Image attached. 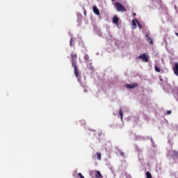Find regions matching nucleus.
<instances>
[{"instance_id": "7", "label": "nucleus", "mask_w": 178, "mask_h": 178, "mask_svg": "<svg viewBox=\"0 0 178 178\" xmlns=\"http://www.w3.org/2000/svg\"><path fill=\"white\" fill-rule=\"evenodd\" d=\"M93 12L95 15L99 16V10H98V8H97L96 6H93Z\"/></svg>"}, {"instance_id": "15", "label": "nucleus", "mask_w": 178, "mask_h": 178, "mask_svg": "<svg viewBox=\"0 0 178 178\" xmlns=\"http://www.w3.org/2000/svg\"><path fill=\"white\" fill-rule=\"evenodd\" d=\"M173 156H176V158H178V152L174 151Z\"/></svg>"}, {"instance_id": "18", "label": "nucleus", "mask_w": 178, "mask_h": 178, "mask_svg": "<svg viewBox=\"0 0 178 178\" xmlns=\"http://www.w3.org/2000/svg\"><path fill=\"white\" fill-rule=\"evenodd\" d=\"M120 155L121 156H124V153H123V152H120Z\"/></svg>"}, {"instance_id": "17", "label": "nucleus", "mask_w": 178, "mask_h": 178, "mask_svg": "<svg viewBox=\"0 0 178 178\" xmlns=\"http://www.w3.org/2000/svg\"><path fill=\"white\" fill-rule=\"evenodd\" d=\"M78 176H79L80 178H84V176H83V174H81V172L78 173Z\"/></svg>"}, {"instance_id": "20", "label": "nucleus", "mask_w": 178, "mask_h": 178, "mask_svg": "<svg viewBox=\"0 0 178 178\" xmlns=\"http://www.w3.org/2000/svg\"><path fill=\"white\" fill-rule=\"evenodd\" d=\"M170 113H172V111H167V115H170Z\"/></svg>"}, {"instance_id": "1", "label": "nucleus", "mask_w": 178, "mask_h": 178, "mask_svg": "<svg viewBox=\"0 0 178 178\" xmlns=\"http://www.w3.org/2000/svg\"><path fill=\"white\" fill-rule=\"evenodd\" d=\"M71 63L72 67L74 69V74L76 79H80V73L77 67V54L74 53V51H72L71 54Z\"/></svg>"}, {"instance_id": "2", "label": "nucleus", "mask_w": 178, "mask_h": 178, "mask_svg": "<svg viewBox=\"0 0 178 178\" xmlns=\"http://www.w3.org/2000/svg\"><path fill=\"white\" fill-rule=\"evenodd\" d=\"M115 6L118 12H127V10H126V8H124V6H123V5L119 2L115 3Z\"/></svg>"}, {"instance_id": "12", "label": "nucleus", "mask_w": 178, "mask_h": 178, "mask_svg": "<svg viewBox=\"0 0 178 178\" xmlns=\"http://www.w3.org/2000/svg\"><path fill=\"white\" fill-rule=\"evenodd\" d=\"M97 156L98 161H101V159H102V154H101V153L97 152Z\"/></svg>"}, {"instance_id": "10", "label": "nucleus", "mask_w": 178, "mask_h": 178, "mask_svg": "<svg viewBox=\"0 0 178 178\" xmlns=\"http://www.w3.org/2000/svg\"><path fill=\"white\" fill-rule=\"evenodd\" d=\"M154 70L155 72H157V73H161V67H158L157 65L154 66Z\"/></svg>"}, {"instance_id": "5", "label": "nucleus", "mask_w": 178, "mask_h": 178, "mask_svg": "<svg viewBox=\"0 0 178 178\" xmlns=\"http://www.w3.org/2000/svg\"><path fill=\"white\" fill-rule=\"evenodd\" d=\"M173 72L175 76L178 77V63H175V67L173 68Z\"/></svg>"}, {"instance_id": "23", "label": "nucleus", "mask_w": 178, "mask_h": 178, "mask_svg": "<svg viewBox=\"0 0 178 178\" xmlns=\"http://www.w3.org/2000/svg\"><path fill=\"white\" fill-rule=\"evenodd\" d=\"M175 35L178 37V33H175Z\"/></svg>"}, {"instance_id": "19", "label": "nucleus", "mask_w": 178, "mask_h": 178, "mask_svg": "<svg viewBox=\"0 0 178 178\" xmlns=\"http://www.w3.org/2000/svg\"><path fill=\"white\" fill-rule=\"evenodd\" d=\"M73 42V38H71L70 39V45L72 47V42Z\"/></svg>"}, {"instance_id": "8", "label": "nucleus", "mask_w": 178, "mask_h": 178, "mask_svg": "<svg viewBox=\"0 0 178 178\" xmlns=\"http://www.w3.org/2000/svg\"><path fill=\"white\" fill-rule=\"evenodd\" d=\"M113 23H114V24L119 23V18L118 17V16L113 17Z\"/></svg>"}, {"instance_id": "11", "label": "nucleus", "mask_w": 178, "mask_h": 178, "mask_svg": "<svg viewBox=\"0 0 178 178\" xmlns=\"http://www.w3.org/2000/svg\"><path fill=\"white\" fill-rule=\"evenodd\" d=\"M136 23H138V21L137 19H134L132 21V25L134 26V27L137 26Z\"/></svg>"}, {"instance_id": "6", "label": "nucleus", "mask_w": 178, "mask_h": 178, "mask_svg": "<svg viewBox=\"0 0 178 178\" xmlns=\"http://www.w3.org/2000/svg\"><path fill=\"white\" fill-rule=\"evenodd\" d=\"M145 40L150 44V45H152L154 44V41H152V39L149 37L148 35H145Z\"/></svg>"}, {"instance_id": "3", "label": "nucleus", "mask_w": 178, "mask_h": 178, "mask_svg": "<svg viewBox=\"0 0 178 178\" xmlns=\"http://www.w3.org/2000/svg\"><path fill=\"white\" fill-rule=\"evenodd\" d=\"M139 59H142L143 62H148L149 57L147 56V54L143 53L138 56Z\"/></svg>"}, {"instance_id": "16", "label": "nucleus", "mask_w": 178, "mask_h": 178, "mask_svg": "<svg viewBox=\"0 0 178 178\" xmlns=\"http://www.w3.org/2000/svg\"><path fill=\"white\" fill-rule=\"evenodd\" d=\"M84 59L85 60H88L90 59V56H88V55L86 54L84 56Z\"/></svg>"}, {"instance_id": "24", "label": "nucleus", "mask_w": 178, "mask_h": 178, "mask_svg": "<svg viewBox=\"0 0 178 178\" xmlns=\"http://www.w3.org/2000/svg\"><path fill=\"white\" fill-rule=\"evenodd\" d=\"M113 2H114L115 1V0H111Z\"/></svg>"}, {"instance_id": "9", "label": "nucleus", "mask_w": 178, "mask_h": 178, "mask_svg": "<svg viewBox=\"0 0 178 178\" xmlns=\"http://www.w3.org/2000/svg\"><path fill=\"white\" fill-rule=\"evenodd\" d=\"M95 177H97V178H102V177H104V176H102V174H101V172L97 171L96 172V175H95Z\"/></svg>"}, {"instance_id": "14", "label": "nucleus", "mask_w": 178, "mask_h": 178, "mask_svg": "<svg viewBox=\"0 0 178 178\" xmlns=\"http://www.w3.org/2000/svg\"><path fill=\"white\" fill-rule=\"evenodd\" d=\"M119 113L120 116L121 117V120H123V111H122V109H120Z\"/></svg>"}, {"instance_id": "21", "label": "nucleus", "mask_w": 178, "mask_h": 178, "mask_svg": "<svg viewBox=\"0 0 178 178\" xmlns=\"http://www.w3.org/2000/svg\"><path fill=\"white\" fill-rule=\"evenodd\" d=\"M138 24L139 27L141 29V25H140V23L138 22Z\"/></svg>"}, {"instance_id": "4", "label": "nucleus", "mask_w": 178, "mask_h": 178, "mask_svg": "<svg viewBox=\"0 0 178 178\" xmlns=\"http://www.w3.org/2000/svg\"><path fill=\"white\" fill-rule=\"evenodd\" d=\"M136 87H138V83H134L131 84H127L126 88H129L130 90H133V88H136Z\"/></svg>"}, {"instance_id": "22", "label": "nucleus", "mask_w": 178, "mask_h": 178, "mask_svg": "<svg viewBox=\"0 0 178 178\" xmlns=\"http://www.w3.org/2000/svg\"><path fill=\"white\" fill-rule=\"evenodd\" d=\"M136 15H137V14H136V13H134L133 14V16H136Z\"/></svg>"}, {"instance_id": "13", "label": "nucleus", "mask_w": 178, "mask_h": 178, "mask_svg": "<svg viewBox=\"0 0 178 178\" xmlns=\"http://www.w3.org/2000/svg\"><path fill=\"white\" fill-rule=\"evenodd\" d=\"M146 177L147 178H152V175H151V172L148 171L146 172Z\"/></svg>"}]
</instances>
